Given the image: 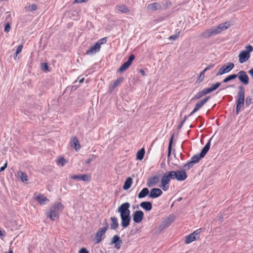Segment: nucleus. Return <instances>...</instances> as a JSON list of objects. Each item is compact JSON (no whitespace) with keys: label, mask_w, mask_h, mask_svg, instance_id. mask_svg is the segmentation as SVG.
<instances>
[{"label":"nucleus","mask_w":253,"mask_h":253,"mask_svg":"<svg viewBox=\"0 0 253 253\" xmlns=\"http://www.w3.org/2000/svg\"><path fill=\"white\" fill-rule=\"evenodd\" d=\"M230 26V22L229 21L219 24L217 26L207 29L203 31L201 37L204 39H209L211 36L218 35L221 33L223 31L227 29Z\"/></svg>","instance_id":"f257e3e1"},{"label":"nucleus","mask_w":253,"mask_h":253,"mask_svg":"<svg viewBox=\"0 0 253 253\" xmlns=\"http://www.w3.org/2000/svg\"><path fill=\"white\" fill-rule=\"evenodd\" d=\"M64 208L62 203H56L51 207L49 211L46 212V214L51 220L54 221L59 218V215L62 212Z\"/></svg>","instance_id":"f03ea898"},{"label":"nucleus","mask_w":253,"mask_h":253,"mask_svg":"<svg viewBox=\"0 0 253 253\" xmlns=\"http://www.w3.org/2000/svg\"><path fill=\"white\" fill-rule=\"evenodd\" d=\"M211 138L202 149L200 154H196L191 158V161L194 165L199 162L201 159L203 158L209 151L211 146Z\"/></svg>","instance_id":"7ed1b4c3"},{"label":"nucleus","mask_w":253,"mask_h":253,"mask_svg":"<svg viewBox=\"0 0 253 253\" xmlns=\"http://www.w3.org/2000/svg\"><path fill=\"white\" fill-rule=\"evenodd\" d=\"M245 49L241 51L239 54V60L240 63H243L248 60L250 57V53L253 51V47L251 45L246 46Z\"/></svg>","instance_id":"20e7f679"},{"label":"nucleus","mask_w":253,"mask_h":253,"mask_svg":"<svg viewBox=\"0 0 253 253\" xmlns=\"http://www.w3.org/2000/svg\"><path fill=\"white\" fill-rule=\"evenodd\" d=\"M175 217L172 215H170L164 219L160 225L155 229V233H160L162 230L168 227L174 220Z\"/></svg>","instance_id":"39448f33"},{"label":"nucleus","mask_w":253,"mask_h":253,"mask_svg":"<svg viewBox=\"0 0 253 253\" xmlns=\"http://www.w3.org/2000/svg\"><path fill=\"white\" fill-rule=\"evenodd\" d=\"M104 224L105 226L98 229L95 235L94 240L96 244L99 243L105 238V234L109 228V225L106 221Z\"/></svg>","instance_id":"423d86ee"},{"label":"nucleus","mask_w":253,"mask_h":253,"mask_svg":"<svg viewBox=\"0 0 253 253\" xmlns=\"http://www.w3.org/2000/svg\"><path fill=\"white\" fill-rule=\"evenodd\" d=\"M130 206V204L128 202L122 204L117 210V211L120 213V216L130 215V211L129 210Z\"/></svg>","instance_id":"0eeeda50"},{"label":"nucleus","mask_w":253,"mask_h":253,"mask_svg":"<svg viewBox=\"0 0 253 253\" xmlns=\"http://www.w3.org/2000/svg\"><path fill=\"white\" fill-rule=\"evenodd\" d=\"M237 78H238L240 82L244 85H247L249 83V78L247 74V73L243 70L239 71L237 74Z\"/></svg>","instance_id":"6e6552de"},{"label":"nucleus","mask_w":253,"mask_h":253,"mask_svg":"<svg viewBox=\"0 0 253 253\" xmlns=\"http://www.w3.org/2000/svg\"><path fill=\"white\" fill-rule=\"evenodd\" d=\"M135 56L131 54L129 55L127 61L125 62L118 70V72H123L127 69L132 63V61L134 59Z\"/></svg>","instance_id":"1a4fd4ad"},{"label":"nucleus","mask_w":253,"mask_h":253,"mask_svg":"<svg viewBox=\"0 0 253 253\" xmlns=\"http://www.w3.org/2000/svg\"><path fill=\"white\" fill-rule=\"evenodd\" d=\"M239 91L236 97V102H245V90L243 85L238 87Z\"/></svg>","instance_id":"9d476101"},{"label":"nucleus","mask_w":253,"mask_h":253,"mask_svg":"<svg viewBox=\"0 0 253 253\" xmlns=\"http://www.w3.org/2000/svg\"><path fill=\"white\" fill-rule=\"evenodd\" d=\"M144 217V213L141 211H136L132 215L133 220L135 223H140Z\"/></svg>","instance_id":"9b49d317"},{"label":"nucleus","mask_w":253,"mask_h":253,"mask_svg":"<svg viewBox=\"0 0 253 253\" xmlns=\"http://www.w3.org/2000/svg\"><path fill=\"white\" fill-rule=\"evenodd\" d=\"M71 179H77L78 180H83L84 181H90L91 176L88 174H84L81 175H73L70 177Z\"/></svg>","instance_id":"f8f14e48"},{"label":"nucleus","mask_w":253,"mask_h":253,"mask_svg":"<svg viewBox=\"0 0 253 253\" xmlns=\"http://www.w3.org/2000/svg\"><path fill=\"white\" fill-rule=\"evenodd\" d=\"M122 244V240L121 238L118 235H114L111 241V245L114 244L115 248L117 250L120 249L121 244Z\"/></svg>","instance_id":"ddd939ff"},{"label":"nucleus","mask_w":253,"mask_h":253,"mask_svg":"<svg viewBox=\"0 0 253 253\" xmlns=\"http://www.w3.org/2000/svg\"><path fill=\"white\" fill-rule=\"evenodd\" d=\"M163 194L162 191L158 188H154L150 190L149 197L152 199L157 198Z\"/></svg>","instance_id":"4468645a"},{"label":"nucleus","mask_w":253,"mask_h":253,"mask_svg":"<svg viewBox=\"0 0 253 253\" xmlns=\"http://www.w3.org/2000/svg\"><path fill=\"white\" fill-rule=\"evenodd\" d=\"M176 173V179L178 181H184L187 177L185 169L178 170L175 171Z\"/></svg>","instance_id":"2eb2a0df"},{"label":"nucleus","mask_w":253,"mask_h":253,"mask_svg":"<svg viewBox=\"0 0 253 253\" xmlns=\"http://www.w3.org/2000/svg\"><path fill=\"white\" fill-rule=\"evenodd\" d=\"M121 219V225L124 228L128 227L130 224L131 216L130 215L120 216Z\"/></svg>","instance_id":"dca6fc26"},{"label":"nucleus","mask_w":253,"mask_h":253,"mask_svg":"<svg viewBox=\"0 0 253 253\" xmlns=\"http://www.w3.org/2000/svg\"><path fill=\"white\" fill-rule=\"evenodd\" d=\"M159 182V178L158 176L150 177L148 178L147 185L149 187L155 186Z\"/></svg>","instance_id":"f3484780"},{"label":"nucleus","mask_w":253,"mask_h":253,"mask_svg":"<svg viewBox=\"0 0 253 253\" xmlns=\"http://www.w3.org/2000/svg\"><path fill=\"white\" fill-rule=\"evenodd\" d=\"M100 50V46L96 42L86 52L87 55H92L98 52Z\"/></svg>","instance_id":"a211bd4d"},{"label":"nucleus","mask_w":253,"mask_h":253,"mask_svg":"<svg viewBox=\"0 0 253 253\" xmlns=\"http://www.w3.org/2000/svg\"><path fill=\"white\" fill-rule=\"evenodd\" d=\"M210 97L207 96L204 99L200 101L198 103L196 104L195 107L194 108L195 111H198L201 108H202L206 102L210 99Z\"/></svg>","instance_id":"6ab92c4d"},{"label":"nucleus","mask_w":253,"mask_h":253,"mask_svg":"<svg viewBox=\"0 0 253 253\" xmlns=\"http://www.w3.org/2000/svg\"><path fill=\"white\" fill-rule=\"evenodd\" d=\"M140 206L146 211H150L152 209V204L149 201H144L140 203Z\"/></svg>","instance_id":"aec40b11"},{"label":"nucleus","mask_w":253,"mask_h":253,"mask_svg":"<svg viewBox=\"0 0 253 253\" xmlns=\"http://www.w3.org/2000/svg\"><path fill=\"white\" fill-rule=\"evenodd\" d=\"M35 199L41 205H44L45 202L49 201V199L42 194H39L36 196Z\"/></svg>","instance_id":"412c9836"},{"label":"nucleus","mask_w":253,"mask_h":253,"mask_svg":"<svg viewBox=\"0 0 253 253\" xmlns=\"http://www.w3.org/2000/svg\"><path fill=\"white\" fill-rule=\"evenodd\" d=\"M124 80L123 77H120L118 78L117 80L115 81L110 86V89L111 91H113L118 85H119L121 83L123 82Z\"/></svg>","instance_id":"4be33fe9"},{"label":"nucleus","mask_w":253,"mask_h":253,"mask_svg":"<svg viewBox=\"0 0 253 253\" xmlns=\"http://www.w3.org/2000/svg\"><path fill=\"white\" fill-rule=\"evenodd\" d=\"M147 9L151 10H157L161 9L162 6L157 2L150 3L147 5Z\"/></svg>","instance_id":"5701e85b"},{"label":"nucleus","mask_w":253,"mask_h":253,"mask_svg":"<svg viewBox=\"0 0 253 253\" xmlns=\"http://www.w3.org/2000/svg\"><path fill=\"white\" fill-rule=\"evenodd\" d=\"M110 220L112 223H111V229L112 230H116L119 227V223L117 218L115 216H112L110 218Z\"/></svg>","instance_id":"b1692460"},{"label":"nucleus","mask_w":253,"mask_h":253,"mask_svg":"<svg viewBox=\"0 0 253 253\" xmlns=\"http://www.w3.org/2000/svg\"><path fill=\"white\" fill-rule=\"evenodd\" d=\"M117 8L122 13L127 14L130 12V9L124 4L119 5L117 6Z\"/></svg>","instance_id":"393cba45"},{"label":"nucleus","mask_w":253,"mask_h":253,"mask_svg":"<svg viewBox=\"0 0 253 253\" xmlns=\"http://www.w3.org/2000/svg\"><path fill=\"white\" fill-rule=\"evenodd\" d=\"M149 191L147 188H144L142 190L138 193V198L139 199H142L145 197L146 196L149 195Z\"/></svg>","instance_id":"a878e982"},{"label":"nucleus","mask_w":253,"mask_h":253,"mask_svg":"<svg viewBox=\"0 0 253 253\" xmlns=\"http://www.w3.org/2000/svg\"><path fill=\"white\" fill-rule=\"evenodd\" d=\"M132 179L130 177H128L126 180L124 184L123 185V189L124 190L128 189L132 184Z\"/></svg>","instance_id":"bb28decb"},{"label":"nucleus","mask_w":253,"mask_h":253,"mask_svg":"<svg viewBox=\"0 0 253 253\" xmlns=\"http://www.w3.org/2000/svg\"><path fill=\"white\" fill-rule=\"evenodd\" d=\"M71 142L72 143V145L74 146L76 151H78L80 149V145L78 139L76 137H74L72 139Z\"/></svg>","instance_id":"cd10ccee"},{"label":"nucleus","mask_w":253,"mask_h":253,"mask_svg":"<svg viewBox=\"0 0 253 253\" xmlns=\"http://www.w3.org/2000/svg\"><path fill=\"white\" fill-rule=\"evenodd\" d=\"M145 149L144 148H142L140 150H139L136 154V159L138 160H142L144 156L145 155Z\"/></svg>","instance_id":"c85d7f7f"},{"label":"nucleus","mask_w":253,"mask_h":253,"mask_svg":"<svg viewBox=\"0 0 253 253\" xmlns=\"http://www.w3.org/2000/svg\"><path fill=\"white\" fill-rule=\"evenodd\" d=\"M197 240L195 236L192 233L187 236L185 238V242L186 244H190L193 241Z\"/></svg>","instance_id":"c756f323"},{"label":"nucleus","mask_w":253,"mask_h":253,"mask_svg":"<svg viewBox=\"0 0 253 253\" xmlns=\"http://www.w3.org/2000/svg\"><path fill=\"white\" fill-rule=\"evenodd\" d=\"M223 70L225 71L226 73L229 72L231 70H232L234 67V64L232 62L228 63V65L225 66L224 65L223 66Z\"/></svg>","instance_id":"7c9ffc66"},{"label":"nucleus","mask_w":253,"mask_h":253,"mask_svg":"<svg viewBox=\"0 0 253 253\" xmlns=\"http://www.w3.org/2000/svg\"><path fill=\"white\" fill-rule=\"evenodd\" d=\"M18 175L20 178L21 180L24 182H26L28 180L26 174L22 171L18 172Z\"/></svg>","instance_id":"2f4dec72"},{"label":"nucleus","mask_w":253,"mask_h":253,"mask_svg":"<svg viewBox=\"0 0 253 253\" xmlns=\"http://www.w3.org/2000/svg\"><path fill=\"white\" fill-rule=\"evenodd\" d=\"M173 136H174V134H173L169 140V146H168V158H169L171 155Z\"/></svg>","instance_id":"473e14b6"},{"label":"nucleus","mask_w":253,"mask_h":253,"mask_svg":"<svg viewBox=\"0 0 253 253\" xmlns=\"http://www.w3.org/2000/svg\"><path fill=\"white\" fill-rule=\"evenodd\" d=\"M236 78H237V74H232V75H229L227 77H226L223 80L222 82L224 83H226L230 81L235 79Z\"/></svg>","instance_id":"72a5a7b5"},{"label":"nucleus","mask_w":253,"mask_h":253,"mask_svg":"<svg viewBox=\"0 0 253 253\" xmlns=\"http://www.w3.org/2000/svg\"><path fill=\"white\" fill-rule=\"evenodd\" d=\"M245 104V102H236V114H238L241 110V108H242Z\"/></svg>","instance_id":"f704fd0d"},{"label":"nucleus","mask_w":253,"mask_h":253,"mask_svg":"<svg viewBox=\"0 0 253 253\" xmlns=\"http://www.w3.org/2000/svg\"><path fill=\"white\" fill-rule=\"evenodd\" d=\"M170 182V180L166 173L164 174L161 178V183L166 184L169 185Z\"/></svg>","instance_id":"c9c22d12"},{"label":"nucleus","mask_w":253,"mask_h":253,"mask_svg":"<svg viewBox=\"0 0 253 253\" xmlns=\"http://www.w3.org/2000/svg\"><path fill=\"white\" fill-rule=\"evenodd\" d=\"M166 174L169 177V180L170 179H176V173L175 171H170L166 172Z\"/></svg>","instance_id":"e433bc0d"},{"label":"nucleus","mask_w":253,"mask_h":253,"mask_svg":"<svg viewBox=\"0 0 253 253\" xmlns=\"http://www.w3.org/2000/svg\"><path fill=\"white\" fill-rule=\"evenodd\" d=\"M205 95V94L203 92V90H202L201 91H199V92H198L193 97V98L192 99V100H197V99H199L200 98H201L202 97H203V96Z\"/></svg>","instance_id":"4c0bfd02"},{"label":"nucleus","mask_w":253,"mask_h":253,"mask_svg":"<svg viewBox=\"0 0 253 253\" xmlns=\"http://www.w3.org/2000/svg\"><path fill=\"white\" fill-rule=\"evenodd\" d=\"M96 157V156L93 154L90 155L89 157L84 161V163L86 164H88L91 161L95 160Z\"/></svg>","instance_id":"58836bf2"},{"label":"nucleus","mask_w":253,"mask_h":253,"mask_svg":"<svg viewBox=\"0 0 253 253\" xmlns=\"http://www.w3.org/2000/svg\"><path fill=\"white\" fill-rule=\"evenodd\" d=\"M194 164L192 163L191 161H189L187 164H185L183 166L184 169L188 170L193 167L194 166Z\"/></svg>","instance_id":"ea45409f"},{"label":"nucleus","mask_w":253,"mask_h":253,"mask_svg":"<svg viewBox=\"0 0 253 253\" xmlns=\"http://www.w3.org/2000/svg\"><path fill=\"white\" fill-rule=\"evenodd\" d=\"M107 41V37L103 38L99 40H98L96 43H98L100 46H101V45L104 44L106 43Z\"/></svg>","instance_id":"a19ab883"},{"label":"nucleus","mask_w":253,"mask_h":253,"mask_svg":"<svg viewBox=\"0 0 253 253\" xmlns=\"http://www.w3.org/2000/svg\"><path fill=\"white\" fill-rule=\"evenodd\" d=\"M221 84V83L219 82H217L215 84H211V88L212 91L215 90Z\"/></svg>","instance_id":"79ce46f5"},{"label":"nucleus","mask_w":253,"mask_h":253,"mask_svg":"<svg viewBox=\"0 0 253 253\" xmlns=\"http://www.w3.org/2000/svg\"><path fill=\"white\" fill-rule=\"evenodd\" d=\"M41 68L42 71H49V66L47 63H42Z\"/></svg>","instance_id":"37998d69"},{"label":"nucleus","mask_w":253,"mask_h":253,"mask_svg":"<svg viewBox=\"0 0 253 253\" xmlns=\"http://www.w3.org/2000/svg\"><path fill=\"white\" fill-rule=\"evenodd\" d=\"M202 228H200V229H198L197 230H196V231H195L194 232H193V233H192L194 236H195L196 239H198L200 237V234L201 232V230H202Z\"/></svg>","instance_id":"c03bdc74"},{"label":"nucleus","mask_w":253,"mask_h":253,"mask_svg":"<svg viewBox=\"0 0 253 253\" xmlns=\"http://www.w3.org/2000/svg\"><path fill=\"white\" fill-rule=\"evenodd\" d=\"M180 32H178L176 34L173 35L172 36H170L169 37V40H172V41H175L179 37Z\"/></svg>","instance_id":"a18cd8bd"},{"label":"nucleus","mask_w":253,"mask_h":253,"mask_svg":"<svg viewBox=\"0 0 253 253\" xmlns=\"http://www.w3.org/2000/svg\"><path fill=\"white\" fill-rule=\"evenodd\" d=\"M57 162L59 164H61L62 166H64L67 162L63 157L59 158Z\"/></svg>","instance_id":"49530a36"},{"label":"nucleus","mask_w":253,"mask_h":253,"mask_svg":"<svg viewBox=\"0 0 253 253\" xmlns=\"http://www.w3.org/2000/svg\"><path fill=\"white\" fill-rule=\"evenodd\" d=\"M252 98L251 96H248L245 100V104L246 106H249L252 103Z\"/></svg>","instance_id":"de8ad7c7"},{"label":"nucleus","mask_w":253,"mask_h":253,"mask_svg":"<svg viewBox=\"0 0 253 253\" xmlns=\"http://www.w3.org/2000/svg\"><path fill=\"white\" fill-rule=\"evenodd\" d=\"M225 71L223 70V66L220 68L219 70H218V71L217 72V73L216 74V76H220V75H222L224 74H225Z\"/></svg>","instance_id":"09e8293b"},{"label":"nucleus","mask_w":253,"mask_h":253,"mask_svg":"<svg viewBox=\"0 0 253 253\" xmlns=\"http://www.w3.org/2000/svg\"><path fill=\"white\" fill-rule=\"evenodd\" d=\"M203 90L205 94V95L208 93H211V92H212L211 87L205 88Z\"/></svg>","instance_id":"8fccbe9b"},{"label":"nucleus","mask_w":253,"mask_h":253,"mask_svg":"<svg viewBox=\"0 0 253 253\" xmlns=\"http://www.w3.org/2000/svg\"><path fill=\"white\" fill-rule=\"evenodd\" d=\"M205 71L204 70H203L202 72H201V73L200 74V76H199V80H200V82H202L203 81L204 79V76H205Z\"/></svg>","instance_id":"3c124183"},{"label":"nucleus","mask_w":253,"mask_h":253,"mask_svg":"<svg viewBox=\"0 0 253 253\" xmlns=\"http://www.w3.org/2000/svg\"><path fill=\"white\" fill-rule=\"evenodd\" d=\"M22 48H23V45H19L17 49H16V53H15V54L16 55H17V54H18L20 52H21L22 51Z\"/></svg>","instance_id":"603ef678"},{"label":"nucleus","mask_w":253,"mask_h":253,"mask_svg":"<svg viewBox=\"0 0 253 253\" xmlns=\"http://www.w3.org/2000/svg\"><path fill=\"white\" fill-rule=\"evenodd\" d=\"M215 66L214 64H211L209 65H208L205 69L204 70L205 72H207V71L213 68Z\"/></svg>","instance_id":"864d4df0"},{"label":"nucleus","mask_w":253,"mask_h":253,"mask_svg":"<svg viewBox=\"0 0 253 253\" xmlns=\"http://www.w3.org/2000/svg\"><path fill=\"white\" fill-rule=\"evenodd\" d=\"M161 184H162L161 187L164 191H166L169 189V185L166 184H163V183H161Z\"/></svg>","instance_id":"5fc2aeb1"},{"label":"nucleus","mask_w":253,"mask_h":253,"mask_svg":"<svg viewBox=\"0 0 253 253\" xmlns=\"http://www.w3.org/2000/svg\"><path fill=\"white\" fill-rule=\"evenodd\" d=\"M29 7L31 11L36 10L37 9V6L36 4H32L31 5H30Z\"/></svg>","instance_id":"6e6d98bb"},{"label":"nucleus","mask_w":253,"mask_h":253,"mask_svg":"<svg viewBox=\"0 0 253 253\" xmlns=\"http://www.w3.org/2000/svg\"><path fill=\"white\" fill-rule=\"evenodd\" d=\"M10 26L9 23H7L5 26L4 31L6 32H8L10 30Z\"/></svg>","instance_id":"4d7b16f0"},{"label":"nucleus","mask_w":253,"mask_h":253,"mask_svg":"<svg viewBox=\"0 0 253 253\" xmlns=\"http://www.w3.org/2000/svg\"><path fill=\"white\" fill-rule=\"evenodd\" d=\"M79 253H89V252L85 248H83L79 251Z\"/></svg>","instance_id":"13d9d810"},{"label":"nucleus","mask_w":253,"mask_h":253,"mask_svg":"<svg viewBox=\"0 0 253 253\" xmlns=\"http://www.w3.org/2000/svg\"><path fill=\"white\" fill-rule=\"evenodd\" d=\"M88 0H75L74 3H81L86 2Z\"/></svg>","instance_id":"bf43d9fd"},{"label":"nucleus","mask_w":253,"mask_h":253,"mask_svg":"<svg viewBox=\"0 0 253 253\" xmlns=\"http://www.w3.org/2000/svg\"><path fill=\"white\" fill-rule=\"evenodd\" d=\"M248 73L251 76L252 79H253V68L248 71Z\"/></svg>","instance_id":"052dcab7"},{"label":"nucleus","mask_w":253,"mask_h":253,"mask_svg":"<svg viewBox=\"0 0 253 253\" xmlns=\"http://www.w3.org/2000/svg\"><path fill=\"white\" fill-rule=\"evenodd\" d=\"M196 112H197V111H195V109H194L189 114V115L187 116L188 117L192 116Z\"/></svg>","instance_id":"680f3d73"},{"label":"nucleus","mask_w":253,"mask_h":253,"mask_svg":"<svg viewBox=\"0 0 253 253\" xmlns=\"http://www.w3.org/2000/svg\"><path fill=\"white\" fill-rule=\"evenodd\" d=\"M139 71H140V72L141 73V74H142V75L143 76H146L145 72H144V71L143 70L140 69Z\"/></svg>","instance_id":"e2e57ef3"},{"label":"nucleus","mask_w":253,"mask_h":253,"mask_svg":"<svg viewBox=\"0 0 253 253\" xmlns=\"http://www.w3.org/2000/svg\"><path fill=\"white\" fill-rule=\"evenodd\" d=\"M78 79L79 80V83L81 84V83H83L84 81V78H82L81 79H80V77H79L78 78Z\"/></svg>","instance_id":"0e129e2a"},{"label":"nucleus","mask_w":253,"mask_h":253,"mask_svg":"<svg viewBox=\"0 0 253 253\" xmlns=\"http://www.w3.org/2000/svg\"><path fill=\"white\" fill-rule=\"evenodd\" d=\"M188 118V116H185L183 119V120H182V121H183L184 123H185V122L186 121V120H187Z\"/></svg>","instance_id":"69168bd1"},{"label":"nucleus","mask_w":253,"mask_h":253,"mask_svg":"<svg viewBox=\"0 0 253 253\" xmlns=\"http://www.w3.org/2000/svg\"><path fill=\"white\" fill-rule=\"evenodd\" d=\"M184 156L183 155H182V153L180 154V159H181V160H184Z\"/></svg>","instance_id":"338daca9"},{"label":"nucleus","mask_w":253,"mask_h":253,"mask_svg":"<svg viewBox=\"0 0 253 253\" xmlns=\"http://www.w3.org/2000/svg\"><path fill=\"white\" fill-rule=\"evenodd\" d=\"M5 169L2 166L0 169V172L3 171Z\"/></svg>","instance_id":"774afa93"}]
</instances>
